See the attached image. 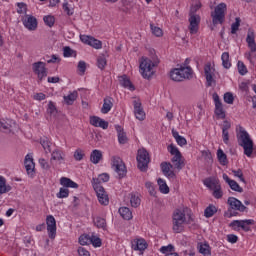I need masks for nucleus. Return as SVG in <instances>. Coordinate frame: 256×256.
Masks as SVG:
<instances>
[{"mask_svg": "<svg viewBox=\"0 0 256 256\" xmlns=\"http://www.w3.org/2000/svg\"><path fill=\"white\" fill-rule=\"evenodd\" d=\"M116 130L118 133V141L120 145H125V143H127L128 141L127 134L123 131V128H121V126H116Z\"/></svg>", "mask_w": 256, "mask_h": 256, "instance_id": "nucleus-33", "label": "nucleus"}, {"mask_svg": "<svg viewBox=\"0 0 256 256\" xmlns=\"http://www.w3.org/2000/svg\"><path fill=\"white\" fill-rule=\"evenodd\" d=\"M24 165L27 175H29V177H33V175H35V162L33 161V156L27 154L25 156Z\"/></svg>", "mask_w": 256, "mask_h": 256, "instance_id": "nucleus-16", "label": "nucleus"}, {"mask_svg": "<svg viewBox=\"0 0 256 256\" xmlns=\"http://www.w3.org/2000/svg\"><path fill=\"white\" fill-rule=\"evenodd\" d=\"M145 187H146V189L148 190V193H150V195H151L152 197H155V195H156L157 192H155V187L153 186V183H151V182H146V183H145Z\"/></svg>", "mask_w": 256, "mask_h": 256, "instance_id": "nucleus-61", "label": "nucleus"}, {"mask_svg": "<svg viewBox=\"0 0 256 256\" xmlns=\"http://www.w3.org/2000/svg\"><path fill=\"white\" fill-rule=\"evenodd\" d=\"M216 213H217V208L213 205H209L204 211V215L207 218L213 217Z\"/></svg>", "mask_w": 256, "mask_h": 256, "instance_id": "nucleus-42", "label": "nucleus"}, {"mask_svg": "<svg viewBox=\"0 0 256 256\" xmlns=\"http://www.w3.org/2000/svg\"><path fill=\"white\" fill-rule=\"evenodd\" d=\"M94 191H96L100 205H109V196L107 195V192H105V188H103V186L95 184Z\"/></svg>", "mask_w": 256, "mask_h": 256, "instance_id": "nucleus-10", "label": "nucleus"}, {"mask_svg": "<svg viewBox=\"0 0 256 256\" xmlns=\"http://www.w3.org/2000/svg\"><path fill=\"white\" fill-rule=\"evenodd\" d=\"M120 85L125 87V89H129L130 91H135V86L131 83V80L128 79L127 75H123L119 77Z\"/></svg>", "mask_w": 256, "mask_h": 256, "instance_id": "nucleus-24", "label": "nucleus"}, {"mask_svg": "<svg viewBox=\"0 0 256 256\" xmlns=\"http://www.w3.org/2000/svg\"><path fill=\"white\" fill-rule=\"evenodd\" d=\"M221 60H222V65L224 69L231 68V61L229 60V52L222 53Z\"/></svg>", "mask_w": 256, "mask_h": 256, "instance_id": "nucleus-37", "label": "nucleus"}, {"mask_svg": "<svg viewBox=\"0 0 256 256\" xmlns=\"http://www.w3.org/2000/svg\"><path fill=\"white\" fill-rule=\"evenodd\" d=\"M136 159L138 162V169L145 173L147 169H149V163L151 161V158H149V152H147L145 148L139 149Z\"/></svg>", "mask_w": 256, "mask_h": 256, "instance_id": "nucleus-6", "label": "nucleus"}, {"mask_svg": "<svg viewBox=\"0 0 256 256\" xmlns=\"http://www.w3.org/2000/svg\"><path fill=\"white\" fill-rule=\"evenodd\" d=\"M215 113L221 119H225V111H223V104H220L219 106H215Z\"/></svg>", "mask_w": 256, "mask_h": 256, "instance_id": "nucleus-56", "label": "nucleus"}, {"mask_svg": "<svg viewBox=\"0 0 256 256\" xmlns=\"http://www.w3.org/2000/svg\"><path fill=\"white\" fill-rule=\"evenodd\" d=\"M227 11V4L220 3L218 4L214 11L211 12V18L213 25H223L225 22V13Z\"/></svg>", "mask_w": 256, "mask_h": 256, "instance_id": "nucleus-5", "label": "nucleus"}, {"mask_svg": "<svg viewBox=\"0 0 256 256\" xmlns=\"http://www.w3.org/2000/svg\"><path fill=\"white\" fill-rule=\"evenodd\" d=\"M161 170L163 175H165V177H168V179H175L176 175L175 172L171 169H173V165L169 162H162L160 164Z\"/></svg>", "mask_w": 256, "mask_h": 256, "instance_id": "nucleus-17", "label": "nucleus"}, {"mask_svg": "<svg viewBox=\"0 0 256 256\" xmlns=\"http://www.w3.org/2000/svg\"><path fill=\"white\" fill-rule=\"evenodd\" d=\"M90 245H93V247H101V238L92 234L90 236Z\"/></svg>", "mask_w": 256, "mask_h": 256, "instance_id": "nucleus-46", "label": "nucleus"}, {"mask_svg": "<svg viewBox=\"0 0 256 256\" xmlns=\"http://www.w3.org/2000/svg\"><path fill=\"white\" fill-rule=\"evenodd\" d=\"M65 160V154L63 151L56 149L51 154V161H64Z\"/></svg>", "mask_w": 256, "mask_h": 256, "instance_id": "nucleus-36", "label": "nucleus"}, {"mask_svg": "<svg viewBox=\"0 0 256 256\" xmlns=\"http://www.w3.org/2000/svg\"><path fill=\"white\" fill-rule=\"evenodd\" d=\"M238 72L240 75H247V66L242 61H238Z\"/></svg>", "mask_w": 256, "mask_h": 256, "instance_id": "nucleus-62", "label": "nucleus"}, {"mask_svg": "<svg viewBox=\"0 0 256 256\" xmlns=\"http://www.w3.org/2000/svg\"><path fill=\"white\" fill-rule=\"evenodd\" d=\"M22 23L28 31H35L37 29V18L35 16L31 15H25V17L22 19Z\"/></svg>", "mask_w": 256, "mask_h": 256, "instance_id": "nucleus-13", "label": "nucleus"}, {"mask_svg": "<svg viewBox=\"0 0 256 256\" xmlns=\"http://www.w3.org/2000/svg\"><path fill=\"white\" fill-rule=\"evenodd\" d=\"M189 31L191 35L197 34V31H199V23H201V16L199 15H192L189 16Z\"/></svg>", "mask_w": 256, "mask_h": 256, "instance_id": "nucleus-14", "label": "nucleus"}, {"mask_svg": "<svg viewBox=\"0 0 256 256\" xmlns=\"http://www.w3.org/2000/svg\"><path fill=\"white\" fill-rule=\"evenodd\" d=\"M250 225H255V220H253V219L241 220L240 229L242 231H245V233H248V231H251Z\"/></svg>", "mask_w": 256, "mask_h": 256, "instance_id": "nucleus-28", "label": "nucleus"}, {"mask_svg": "<svg viewBox=\"0 0 256 256\" xmlns=\"http://www.w3.org/2000/svg\"><path fill=\"white\" fill-rule=\"evenodd\" d=\"M240 25H241V18L237 17L235 19V22L232 23V25H231V33H232V35H235V33H237V31H239Z\"/></svg>", "mask_w": 256, "mask_h": 256, "instance_id": "nucleus-48", "label": "nucleus"}, {"mask_svg": "<svg viewBox=\"0 0 256 256\" xmlns=\"http://www.w3.org/2000/svg\"><path fill=\"white\" fill-rule=\"evenodd\" d=\"M132 249L134 251H145L147 249V241L145 239H137L132 242Z\"/></svg>", "mask_w": 256, "mask_h": 256, "instance_id": "nucleus-22", "label": "nucleus"}, {"mask_svg": "<svg viewBox=\"0 0 256 256\" xmlns=\"http://www.w3.org/2000/svg\"><path fill=\"white\" fill-rule=\"evenodd\" d=\"M46 225L48 231V237L55 239L57 236V221L53 215H48L46 217Z\"/></svg>", "mask_w": 256, "mask_h": 256, "instance_id": "nucleus-8", "label": "nucleus"}, {"mask_svg": "<svg viewBox=\"0 0 256 256\" xmlns=\"http://www.w3.org/2000/svg\"><path fill=\"white\" fill-rule=\"evenodd\" d=\"M198 251L201 255L210 256L211 255V247L207 243H200L198 245Z\"/></svg>", "mask_w": 256, "mask_h": 256, "instance_id": "nucleus-34", "label": "nucleus"}, {"mask_svg": "<svg viewBox=\"0 0 256 256\" xmlns=\"http://www.w3.org/2000/svg\"><path fill=\"white\" fill-rule=\"evenodd\" d=\"M107 66V58H105V55H100L97 58V67L98 69H105V67Z\"/></svg>", "mask_w": 256, "mask_h": 256, "instance_id": "nucleus-41", "label": "nucleus"}, {"mask_svg": "<svg viewBox=\"0 0 256 256\" xmlns=\"http://www.w3.org/2000/svg\"><path fill=\"white\" fill-rule=\"evenodd\" d=\"M112 169L117 173L119 179H123L125 175H127V167L125 166V162L119 156L112 157Z\"/></svg>", "mask_w": 256, "mask_h": 256, "instance_id": "nucleus-7", "label": "nucleus"}, {"mask_svg": "<svg viewBox=\"0 0 256 256\" xmlns=\"http://www.w3.org/2000/svg\"><path fill=\"white\" fill-rule=\"evenodd\" d=\"M103 159V153H101L100 150H93L90 154V161L91 163H94V165H97L99 161Z\"/></svg>", "mask_w": 256, "mask_h": 256, "instance_id": "nucleus-26", "label": "nucleus"}, {"mask_svg": "<svg viewBox=\"0 0 256 256\" xmlns=\"http://www.w3.org/2000/svg\"><path fill=\"white\" fill-rule=\"evenodd\" d=\"M80 40L82 43H85V45H90V47H93L94 49H101V47H103V43L100 40L91 36L81 35Z\"/></svg>", "mask_w": 256, "mask_h": 256, "instance_id": "nucleus-12", "label": "nucleus"}, {"mask_svg": "<svg viewBox=\"0 0 256 256\" xmlns=\"http://www.w3.org/2000/svg\"><path fill=\"white\" fill-rule=\"evenodd\" d=\"M119 214L126 221H131V219H133V212H131V210L129 208H127V207L119 208Z\"/></svg>", "mask_w": 256, "mask_h": 256, "instance_id": "nucleus-30", "label": "nucleus"}, {"mask_svg": "<svg viewBox=\"0 0 256 256\" xmlns=\"http://www.w3.org/2000/svg\"><path fill=\"white\" fill-rule=\"evenodd\" d=\"M78 255L79 256H91V253L89 252V250H87L86 248L84 247H78Z\"/></svg>", "mask_w": 256, "mask_h": 256, "instance_id": "nucleus-64", "label": "nucleus"}, {"mask_svg": "<svg viewBox=\"0 0 256 256\" xmlns=\"http://www.w3.org/2000/svg\"><path fill=\"white\" fill-rule=\"evenodd\" d=\"M229 227L233 229V231H239L241 229V220H233L230 224Z\"/></svg>", "mask_w": 256, "mask_h": 256, "instance_id": "nucleus-60", "label": "nucleus"}, {"mask_svg": "<svg viewBox=\"0 0 256 256\" xmlns=\"http://www.w3.org/2000/svg\"><path fill=\"white\" fill-rule=\"evenodd\" d=\"M60 185H62L66 189H68V188L78 189L79 188V184H77L76 182L71 180V178H67V177H62L60 179Z\"/></svg>", "mask_w": 256, "mask_h": 256, "instance_id": "nucleus-23", "label": "nucleus"}, {"mask_svg": "<svg viewBox=\"0 0 256 256\" xmlns=\"http://www.w3.org/2000/svg\"><path fill=\"white\" fill-rule=\"evenodd\" d=\"M33 72L37 75L39 81H43L47 77V68L45 63L42 61L35 62L32 64Z\"/></svg>", "mask_w": 256, "mask_h": 256, "instance_id": "nucleus-9", "label": "nucleus"}, {"mask_svg": "<svg viewBox=\"0 0 256 256\" xmlns=\"http://www.w3.org/2000/svg\"><path fill=\"white\" fill-rule=\"evenodd\" d=\"M214 73H215V69L211 67V63L208 62L204 66V75L206 77V83L208 87H212L213 83H215V79H213Z\"/></svg>", "mask_w": 256, "mask_h": 256, "instance_id": "nucleus-15", "label": "nucleus"}, {"mask_svg": "<svg viewBox=\"0 0 256 256\" xmlns=\"http://www.w3.org/2000/svg\"><path fill=\"white\" fill-rule=\"evenodd\" d=\"M90 125L101 129H109V122L99 118V116H90Z\"/></svg>", "mask_w": 256, "mask_h": 256, "instance_id": "nucleus-18", "label": "nucleus"}, {"mask_svg": "<svg viewBox=\"0 0 256 256\" xmlns=\"http://www.w3.org/2000/svg\"><path fill=\"white\" fill-rule=\"evenodd\" d=\"M74 53H75L74 50L71 49V47H69V46H65L63 49L64 57H73Z\"/></svg>", "mask_w": 256, "mask_h": 256, "instance_id": "nucleus-63", "label": "nucleus"}, {"mask_svg": "<svg viewBox=\"0 0 256 256\" xmlns=\"http://www.w3.org/2000/svg\"><path fill=\"white\" fill-rule=\"evenodd\" d=\"M227 203L230 207L229 209H234V211H240V213L247 211V207L235 197H229Z\"/></svg>", "mask_w": 256, "mask_h": 256, "instance_id": "nucleus-11", "label": "nucleus"}, {"mask_svg": "<svg viewBox=\"0 0 256 256\" xmlns=\"http://www.w3.org/2000/svg\"><path fill=\"white\" fill-rule=\"evenodd\" d=\"M150 29L155 37H163V30L153 24H150Z\"/></svg>", "mask_w": 256, "mask_h": 256, "instance_id": "nucleus-50", "label": "nucleus"}, {"mask_svg": "<svg viewBox=\"0 0 256 256\" xmlns=\"http://www.w3.org/2000/svg\"><path fill=\"white\" fill-rule=\"evenodd\" d=\"M224 101L228 104V105H233V102L235 101V97H233V93L231 92H227L224 94Z\"/></svg>", "mask_w": 256, "mask_h": 256, "instance_id": "nucleus-55", "label": "nucleus"}, {"mask_svg": "<svg viewBox=\"0 0 256 256\" xmlns=\"http://www.w3.org/2000/svg\"><path fill=\"white\" fill-rule=\"evenodd\" d=\"M157 183L159 185L160 192L167 195V193H169V186H167V182H165V180L162 178H159Z\"/></svg>", "mask_w": 256, "mask_h": 256, "instance_id": "nucleus-38", "label": "nucleus"}, {"mask_svg": "<svg viewBox=\"0 0 256 256\" xmlns=\"http://www.w3.org/2000/svg\"><path fill=\"white\" fill-rule=\"evenodd\" d=\"M0 131L2 133H11V126L5 121H0Z\"/></svg>", "mask_w": 256, "mask_h": 256, "instance_id": "nucleus-53", "label": "nucleus"}, {"mask_svg": "<svg viewBox=\"0 0 256 256\" xmlns=\"http://www.w3.org/2000/svg\"><path fill=\"white\" fill-rule=\"evenodd\" d=\"M175 169H178V171H181L183 167H185V162H183V156L180 154L173 155L171 159Z\"/></svg>", "mask_w": 256, "mask_h": 256, "instance_id": "nucleus-21", "label": "nucleus"}, {"mask_svg": "<svg viewBox=\"0 0 256 256\" xmlns=\"http://www.w3.org/2000/svg\"><path fill=\"white\" fill-rule=\"evenodd\" d=\"M11 185H7V180L5 177L0 176V195H4V193H9L11 191Z\"/></svg>", "mask_w": 256, "mask_h": 256, "instance_id": "nucleus-27", "label": "nucleus"}, {"mask_svg": "<svg viewBox=\"0 0 256 256\" xmlns=\"http://www.w3.org/2000/svg\"><path fill=\"white\" fill-rule=\"evenodd\" d=\"M159 65V58L153 55L151 58H142L140 63V73L144 79H151L153 77V67Z\"/></svg>", "mask_w": 256, "mask_h": 256, "instance_id": "nucleus-3", "label": "nucleus"}, {"mask_svg": "<svg viewBox=\"0 0 256 256\" xmlns=\"http://www.w3.org/2000/svg\"><path fill=\"white\" fill-rule=\"evenodd\" d=\"M172 135L174 139L176 140V143L180 146L183 147L187 143V139L185 137L179 135V132H177L175 129H172Z\"/></svg>", "mask_w": 256, "mask_h": 256, "instance_id": "nucleus-35", "label": "nucleus"}, {"mask_svg": "<svg viewBox=\"0 0 256 256\" xmlns=\"http://www.w3.org/2000/svg\"><path fill=\"white\" fill-rule=\"evenodd\" d=\"M184 223H193V217L189 216L187 220L185 210H174L172 214V229L174 233H181L184 229Z\"/></svg>", "mask_w": 256, "mask_h": 256, "instance_id": "nucleus-2", "label": "nucleus"}, {"mask_svg": "<svg viewBox=\"0 0 256 256\" xmlns=\"http://www.w3.org/2000/svg\"><path fill=\"white\" fill-rule=\"evenodd\" d=\"M111 109H113V99L105 98L103 106L101 108V113H103L104 115H107V113H109V111H111Z\"/></svg>", "mask_w": 256, "mask_h": 256, "instance_id": "nucleus-25", "label": "nucleus"}, {"mask_svg": "<svg viewBox=\"0 0 256 256\" xmlns=\"http://www.w3.org/2000/svg\"><path fill=\"white\" fill-rule=\"evenodd\" d=\"M83 157H85V153L83 152V150L77 149V150L74 152V159H75L76 161H83Z\"/></svg>", "mask_w": 256, "mask_h": 256, "instance_id": "nucleus-59", "label": "nucleus"}, {"mask_svg": "<svg viewBox=\"0 0 256 256\" xmlns=\"http://www.w3.org/2000/svg\"><path fill=\"white\" fill-rule=\"evenodd\" d=\"M217 159L221 165H227V154L221 149L217 150Z\"/></svg>", "mask_w": 256, "mask_h": 256, "instance_id": "nucleus-40", "label": "nucleus"}, {"mask_svg": "<svg viewBox=\"0 0 256 256\" xmlns=\"http://www.w3.org/2000/svg\"><path fill=\"white\" fill-rule=\"evenodd\" d=\"M236 139L238 145L243 147L244 155H246V157H251L253 155V139H251L249 133L246 132L245 128L242 126H239L236 130Z\"/></svg>", "mask_w": 256, "mask_h": 256, "instance_id": "nucleus-1", "label": "nucleus"}, {"mask_svg": "<svg viewBox=\"0 0 256 256\" xmlns=\"http://www.w3.org/2000/svg\"><path fill=\"white\" fill-rule=\"evenodd\" d=\"M204 185L208 187L211 191H215L216 189H219L221 187V184L219 183V179L217 178H207L204 180Z\"/></svg>", "mask_w": 256, "mask_h": 256, "instance_id": "nucleus-20", "label": "nucleus"}, {"mask_svg": "<svg viewBox=\"0 0 256 256\" xmlns=\"http://www.w3.org/2000/svg\"><path fill=\"white\" fill-rule=\"evenodd\" d=\"M79 243L81 245H91V235H89V234H82L79 237Z\"/></svg>", "mask_w": 256, "mask_h": 256, "instance_id": "nucleus-44", "label": "nucleus"}, {"mask_svg": "<svg viewBox=\"0 0 256 256\" xmlns=\"http://www.w3.org/2000/svg\"><path fill=\"white\" fill-rule=\"evenodd\" d=\"M47 113L53 116L57 115V107H55V103H53V101L48 103Z\"/></svg>", "mask_w": 256, "mask_h": 256, "instance_id": "nucleus-54", "label": "nucleus"}, {"mask_svg": "<svg viewBox=\"0 0 256 256\" xmlns=\"http://www.w3.org/2000/svg\"><path fill=\"white\" fill-rule=\"evenodd\" d=\"M58 199H65L69 197V189L68 188H60L59 192L56 194Z\"/></svg>", "mask_w": 256, "mask_h": 256, "instance_id": "nucleus-47", "label": "nucleus"}, {"mask_svg": "<svg viewBox=\"0 0 256 256\" xmlns=\"http://www.w3.org/2000/svg\"><path fill=\"white\" fill-rule=\"evenodd\" d=\"M161 253H163L164 255H169V253H174L175 251V247H173V245L169 244L168 246H162L160 248Z\"/></svg>", "mask_w": 256, "mask_h": 256, "instance_id": "nucleus-52", "label": "nucleus"}, {"mask_svg": "<svg viewBox=\"0 0 256 256\" xmlns=\"http://www.w3.org/2000/svg\"><path fill=\"white\" fill-rule=\"evenodd\" d=\"M134 115L138 121H145V111L141 107V102L137 100L134 101Z\"/></svg>", "mask_w": 256, "mask_h": 256, "instance_id": "nucleus-19", "label": "nucleus"}, {"mask_svg": "<svg viewBox=\"0 0 256 256\" xmlns=\"http://www.w3.org/2000/svg\"><path fill=\"white\" fill-rule=\"evenodd\" d=\"M77 97H79V93L77 91H73L72 93L63 97L64 103H66V105H73V103L77 101Z\"/></svg>", "mask_w": 256, "mask_h": 256, "instance_id": "nucleus-29", "label": "nucleus"}, {"mask_svg": "<svg viewBox=\"0 0 256 256\" xmlns=\"http://www.w3.org/2000/svg\"><path fill=\"white\" fill-rule=\"evenodd\" d=\"M246 43L250 51L246 52L244 56L246 59H248V61H250V63H253L256 59V43H255V32L252 29L248 30Z\"/></svg>", "mask_w": 256, "mask_h": 256, "instance_id": "nucleus-4", "label": "nucleus"}, {"mask_svg": "<svg viewBox=\"0 0 256 256\" xmlns=\"http://www.w3.org/2000/svg\"><path fill=\"white\" fill-rule=\"evenodd\" d=\"M40 143L45 153H51V142L49 141V139L47 138L41 139Z\"/></svg>", "mask_w": 256, "mask_h": 256, "instance_id": "nucleus-45", "label": "nucleus"}, {"mask_svg": "<svg viewBox=\"0 0 256 256\" xmlns=\"http://www.w3.org/2000/svg\"><path fill=\"white\" fill-rule=\"evenodd\" d=\"M201 9V2L191 6L189 16L197 15L196 13Z\"/></svg>", "mask_w": 256, "mask_h": 256, "instance_id": "nucleus-58", "label": "nucleus"}, {"mask_svg": "<svg viewBox=\"0 0 256 256\" xmlns=\"http://www.w3.org/2000/svg\"><path fill=\"white\" fill-rule=\"evenodd\" d=\"M93 223L98 229H103V231L107 229V220L105 218H101L100 216L95 217Z\"/></svg>", "mask_w": 256, "mask_h": 256, "instance_id": "nucleus-31", "label": "nucleus"}, {"mask_svg": "<svg viewBox=\"0 0 256 256\" xmlns=\"http://www.w3.org/2000/svg\"><path fill=\"white\" fill-rule=\"evenodd\" d=\"M180 70V73L182 74V78L185 79H189V77H191V75L193 74V70L191 69V67H181L178 68Z\"/></svg>", "mask_w": 256, "mask_h": 256, "instance_id": "nucleus-39", "label": "nucleus"}, {"mask_svg": "<svg viewBox=\"0 0 256 256\" xmlns=\"http://www.w3.org/2000/svg\"><path fill=\"white\" fill-rule=\"evenodd\" d=\"M17 7V13H19V15L27 13V4H25L24 2H18Z\"/></svg>", "mask_w": 256, "mask_h": 256, "instance_id": "nucleus-57", "label": "nucleus"}, {"mask_svg": "<svg viewBox=\"0 0 256 256\" xmlns=\"http://www.w3.org/2000/svg\"><path fill=\"white\" fill-rule=\"evenodd\" d=\"M170 78L172 81L181 82L184 81L183 74L181 73V70L179 68H175L170 72Z\"/></svg>", "mask_w": 256, "mask_h": 256, "instance_id": "nucleus-32", "label": "nucleus"}, {"mask_svg": "<svg viewBox=\"0 0 256 256\" xmlns=\"http://www.w3.org/2000/svg\"><path fill=\"white\" fill-rule=\"evenodd\" d=\"M43 21L45 23V25H47L48 27H53L55 25V17L48 15V16H44Z\"/></svg>", "mask_w": 256, "mask_h": 256, "instance_id": "nucleus-51", "label": "nucleus"}, {"mask_svg": "<svg viewBox=\"0 0 256 256\" xmlns=\"http://www.w3.org/2000/svg\"><path fill=\"white\" fill-rule=\"evenodd\" d=\"M130 204L131 207H134L136 209V207H139V205H141V198H139L137 194H132L130 198Z\"/></svg>", "mask_w": 256, "mask_h": 256, "instance_id": "nucleus-43", "label": "nucleus"}, {"mask_svg": "<svg viewBox=\"0 0 256 256\" xmlns=\"http://www.w3.org/2000/svg\"><path fill=\"white\" fill-rule=\"evenodd\" d=\"M228 185L230 189H232V191H236L237 193H243V189L241 188V186H239V183H237V181L232 180Z\"/></svg>", "mask_w": 256, "mask_h": 256, "instance_id": "nucleus-49", "label": "nucleus"}]
</instances>
